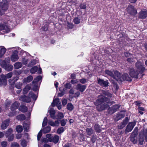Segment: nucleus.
Segmentation results:
<instances>
[{
    "instance_id": "nucleus-40",
    "label": "nucleus",
    "mask_w": 147,
    "mask_h": 147,
    "mask_svg": "<svg viewBox=\"0 0 147 147\" xmlns=\"http://www.w3.org/2000/svg\"><path fill=\"white\" fill-rule=\"evenodd\" d=\"M139 144L140 145L143 144L144 141V138L142 135L140 134L139 136Z\"/></svg>"
},
{
    "instance_id": "nucleus-2",
    "label": "nucleus",
    "mask_w": 147,
    "mask_h": 147,
    "mask_svg": "<svg viewBox=\"0 0 147 147\" xmlns=\"http://www.w3.org/2000/svg\"><path fill=\"white\" fill-rule=\"evenodd\" d=\"M135 65L137 71H138L140 74H142L140 76V78H142L144 75L143 73L146 69L144 67V63L139 61H138L136 63Z\"/></svg>"
},
{
    "instance_id": "nucleus-26",
    "label": "nucleus",
    "mask_w": 147,
    "mask_h": 147,
    "mask_svg": "<svg viewBox=\"0 0 147 147\" xmlns=\"http://www.w3.org/2000/svg\"><path fill=\"white\" fill-rule=\"evenodd\" d=\"M59 140V137L57 135L55 136L50 142H53L54 143H57Z\"/></svg>"
},
{
    "instance_id": "nucleus-5",
    "label": "nucleus",
    "mask_w": 147,
    "mask_h": 147,
    "mask_svg": "<svg viewBox=\"0 0 147 147\" xmlns=\"http://www.w3.org/2000/svg\"><path fill=\"white\" fill-rule=\"evenodd\" d=\"M138 129L136 127L130 137V140L134 144L136 143L137 142L136 135L138 134Z\"/></svg>"
},
{
    "instance_id": "nucleus-27",
    "label": "nucleus",
    "mask_w": 147,
    "mask_h": 147,
    "mask_svg": "<svg viewBox=\"0 0 147 147\" xmlns=\"http://www.w3.org/2000/svg\"><path fill=\"white\" fill-rule=\"evenodd\" d=\"M33 78L32 76H28L26 78H24V82L26 83L29 82L32 80Z\"/></svg>"
},
{
    "instance_id": "nucleus-36",
    "label": "nucleus",
    "mask_w": 147,
    "mask_h": 147,
    "mask_svg": "<svg viewBox=\"0 0 147 147\" xmlns=\"http://www.w3.org/2000/svg\"><path fill=\"white\" fill-rule=\"evenodd\" d=\"M13 65L10 64L7 65L4 69L8 71H11L13 69Z\"/></svg>"
},
{
    "instance_id": "nucleus-34",
    "label": "nucleus",
    "mask_w": 147,
    "mask_h": 147,
    "mask_svg": "<svg viewBox=\"0 0 147 147\" xmlns=\"http://www.w3.org/2000/svg\"><path fill=\"white\" fill-rule=\"evenodd\" d=\"M114 75L115 76V78L117 79H115L117 80H118L120 78L121 76L120 73L118 71H114Z\"/></svg>"
},
{
    "instance_id": "nucleus-21",
    "label": "nucleus",
    "mask_w": 147,
    "mask_h": 147,
    "mask_svg": "<svg viewBox=\"0 0 147 147\" xmlns=\"http://www.w3.org/2000/svg\"><path fill=\"white\" fill-rule=\"evenodd\" d=\"M20 104L19 103L16 102L14 103L11 105V110L12 111L17 109L19 106Z\"/></svg>"
},
{
    "instance_id": "nucleus-8",
    "label": "nucleus",
    "mask_w": 147,
    "mask_h": 147,
    "mask_svg": "<svg viewBox=\"0 0 147 147\" xmlns=\"http://www.w3.org/2000/svg\"><path fill=\"white\" fill-rule=\"evenodd\" d=\"M136 124V122L135 121L129 123L125 129V131L127 132H131L133 129Z\"/></svg>"
},
{
    "instance_id": "nucleus-48",
    "label": "nucleus",
    "mask_w": 147,
    "mask_h": 147,
    "mask_svg": "<svg viewBox=\"0 0 147 147\" xmlns=\"http://www.w3.org/2000/svg\"><path fill=\"white\" fill-rule=\"evenodd\" d=\"M64 131V129L63 127H60V128H58L57 130V133L60 134L62 133H63Z\"/></svg>"
},
{
    "instance_id": "nucleus-50",
    "label": "nucleus",
    "mask_w": 147,
    "mask_h": 147,
    "mask_svg": "<svg viewBox=\"0 0 147 147\" xmlns=\"http://www.w3.org/2000/svg\"><path fill=\"white\" fill-rule=\"evenodd\" d=\"M57 116L58 117V119H61L64 117V115L63 113L60 112H58Z\"/></svg>"
},
{
    "instance_id": "nucleus-59",
    "label": "nucleus",
    "mask_w": 147,
    "mask_h": 147,
    "mask_svg": "<svg viewBox=\"0 0 147 147\" xmlns=\"http://www.w3.org/2000/svg\"><path fill=\"white\" fill-rule=\"evenodd\" d=\"M18 80V79L16 78V79H14L13 80H9V83H10V84L11 85H13L15 83L16 81Z\"/></svg>"
},
{
    "instance_id": "nucleus-14",
    "label": "nucleus",
    "mask_w": 147,
    "mask_h": 147,
    "mask_svg": "<svg viewBox=\"0 0 147 147\" xmlns=\"http://www.w3.org/2000/svg\"><path fill=\"white\" fill-rule=\"evenodd\" d=\"M86 86L85 85H82L80 84H78L76 86V89L79 90L81 92H84L86 89Z\"/></svg>"
},
{
    "instance_id": "nucleus-56",
    "label": "nucleus",
    "mask_w": 147,
    "mask_h": 147,
    "mask_svg": "<svg viewBox=\"0 0 147 147\" xmlns=\"http://www.w3.org/2000/svg\"><path fill=\"white\" fill-rule=\"evenodd\" d=\"M80 19L78 18H74V23L76 24H78L80 23Z\"/></svg>"
},
{
    "instance_id": "nucleus-51",
    "label": "nucleus",
    "mask_w": 147,
    "mask_h": 147,
    "mask_svg": "<svg viewBox=\"0 0 147 147\" xmlns=\"http://www.w3.org/2000/svg\"><path fill=\"white\" fill-rule=\"evenodd\" d=\"M0 64L2 67L4 68L7 65L6 62L5 61H2V62L0 63Z\"/></svg>"
},
{
    "instance_id": "nucleus-38",
    "label": "nucleus",
    "mask_w": 147,
    "mask_h": 147,
    "mask_svg": "<svg viewBox=\"0 0 147 147\" xmlns=\"http://www.w3.org/2000/svg\"><path fill=\"white\" fill-rule=\"evenodd\" d=\"M94 129L96 132L99 133L101 131V129L99 126L97 124L94 125Z\"/></svg>"
},
{
    "instance_id": "nucleus-7",
    "label": "nucleus",
    "mask_w": 147,
    "mask_h": 147,
    "mask_svg": "<svg viewBox=\"0 0 147 147\" xmlns=\"http://www.w3.org/2000/svg\"><path fill=\"white\" fill-rule=\"evenodd\" d=\"M52 106L53 107H55L56 105L58 109L59 110L61 108V102L59 101V99L58 98H56L54 99L53 102H52Z\"/></svg>"
},
{
    "instance_id": "nucleus-42",
    "label": "nucleus",
    "mask_w": 147,
    "mask_h": 147,
    "mask_svg": "<svg viewBox=\"0 0 147 147\" xmlns=\"http://www.w3.org/2000/svg\"><path fill=\"white\" fill-rule=\"evenodd\" d=\"M51 128L50 126H47L43 129V131L44 133H47L50 132Z\"/></svg>"
},
{
    "instance_id": "nucleus-6",
    "label": "nucleus",
    "mask_w": 147,
    "mask_h": 147,
    "mask_svg": "<svg viewBox=\"0 0 147 147\" xmlns=\"http://www.w3.org/2000/svg\"><path fill=\"white\" fill-rule=\"evenodd\" d=\"M120 105H115L109 107L108 109V111L110 114H113L115 112L120 108Z\"/></svg>"
},
{
    "instance_id": "nucleus-16",
    "label": "nucleus",
    "mask_w": 147,
    "mask_h": 147,
    "mask_svg": "<svg viewBox=\"0 0 147 147\" xmlns=\"http://www.w3.org/2000/svg\"><path fill=\"white\" fill-rule=\"evenodd\" d=\"M147 17V11H142L139 13V17L141 19H144Z\"/></svg>"
},
{
    "instance_id": "nucleus-13",
    "label": "nucleus",
    "mask_w": 147,
    "mask_h": 147,
    "mask_svg": "<svg viewBox=\"0 0 147 147\" xmlns=\"http://www.w3.org/2000/svg\"><path fill=\"white\" fill-rule=\"evenodd\" d=\"M20 100L23 102H29L31 101V98L29 96H24L20 97Z\"/></svg>"
},
{
    "instance_id": "nucleus-12",
    "label": "nucleus",
    "mask_w": 147,
    "mask_h": 147,
    "mask_svg": "<svg viewBox=\"0 0 147 147\" xmlns=\"http://www.w3.org/2000/svg\"><path fill=\"white\" fill-rule=\"evenodd\" d=\"M97 107V110L99 111H102L108 107L109 105L107 103L101 105H98Z\"/></svg>"
},
{
    "instance_id": "nucleus-30",
    "label": "nucleus",
    "mask_w": 147,
    "mask_h": 147,
    "mask_svg": "<svg viewBox=\"0 0 147 147\" xmlns=\"http://www.w3.org/2000/svg\"><path fill=\"white\" fill-rule=\"evenodd\" d=\"M67 109L69 111H72L74 109L73 105L71 103H69L67 105Z\"/></svg>"
},
{
    "instance_id": "nucleus-29",
    "label": "nucleus",
    "mask_w": 147,
    "mask_h": 147,
    "mask_svg": "<svg viewBox=\"0 0 147 147\" xmlns=\"http://www.w3.org/2000/svg\"><path fill=\"white\" fill-rule=\"evenodd\" d=\"M22 66V63L20 62H17L15 63L14 65V67L15 69H17L21 68Z\"/></svg>"
},
{
    "instance_id": "nucleus-10",
    "label": "nucleus",
    "mask_w": 147,
    "mask_h": 147,
    "mask_svg": "<svg viewBox=\"0 0 147 147\" xmlns=\"http://www.w3.org/2000/svg\"><path fill=\"white\" fill-rule=\"evenodd\" d=\"M3 30L5 33H8L10 32V30L7 26L4 24H0V31Z\"/></svg>"
},
{
    "instance_id": "nucleus-20",
    "label": "nucleus",
    "mask_w": 147,
    "mask_h": 147,
    "mask_svg": "<svg viewBox=\"0 0 147 147\" xmlns=\"http://www.w3.org/2000/svg\"><path fill=\"white\" fill-rule=\"evenodd\" d=\"M19 57L17 53H13L11 56V59L12 62H15L17 61Z\"/></svg>"
},
{
    "instance_id": "nucleus-35",
    "label": "nucleus",
    "mask_w": 147,
    "mask_h": 147,
    "mask_svg": "<svg viewBox=\"0 0 147 147\" xmlns=\"http://www.w3.org/2000/svg\"><path fill=\"white\" fill-rule=\"evenodd\" d=\"M102 92L103 94H104L105 96H107L108 97L110 98L112 96V94L107 91L104 90H102Z\"/></svg>"
},
{
    "instance_id": "nucleus-25",
    "label": "nucleus",
    "mask_w": 147,
    "mask_h": 147,
    "mask_svg": "<svg viewBox=\"0 0 147 147\" xmlns=\"http://www.w3.org/2000/svg\"><path fill=\"white\" fill-rule=\"evenodd\" d=\"M0 50V58H1L6 51V49L3 47H1Z\"/></svg>"
},
{
    "instance_id": "nucleus-23",
    "label": "nucleus",
    "mask_w": 147,
    "mask_h": 147,
    "mask_svg": "<svg viewBox=\"0 0 147 147\" xmlns=\"http://www.w3.org/2000/svg\"><path fill=\"white\" fill-rule=\"evenodd\" d=\"M122 78L124 80L127 81H131V78L129 76L127 73H124L122 75Z\"/></svg>"
},
{
    "instance_id": "nucleus-24",
    "label": "nucleus",
    "mask_w": 147,
    "mask_h": 147,
    "mask_svg": "<svg viewBox=\"0 0 147 147\" xmlns=\"http://www.w3.org/2000/svg\"><path fill=\"white\" fill-rule=\"evenodd\" d=\"M30 125L29 123H27L25 122H24L23 124V127L24 130L26 131H29Z\"/></svg>"
},
{
    "instance_id": "nucleus-62",
    "label": "nucleus",
    "mask_w": 147,
    "mask_h": 147,
    "mask_svg": "<svg viewBox=\"0 0 147 147\" xmlns=\"http://www.w3.org/2000/svg\"><path fill=\"white\" fill-rule=\"evenodd\" d=\"M96 139V135H93L92 136V138L91 139V141L93 143H94L95 142Z\"/></svg>"
},
{
    "instance_id": "nucleus-1",
    "label": "nucleus",
    "mask_w": 147,
    "mask_h": 147,
    "mask_svg": "<svg viewBox=\"0 0 147 147\" xmlns=\"http://www.w3.org/2000/svg\"><path fill=\"white\" fill-rule=\"evenodd\" d=\"M109 99L108 98L100 95L98 96V99L96 101L94 102V104L96 105H98L104 102H106L108 104L111 103V105L114 103V102L113 101L109 102Z\"/></svg>"
},
{
    "instance_id": "nucleus-43",
    "label": "nucleus",
    "mask_w": 147,
    "mask_h": 147,
    "mask_svg": "<svg viewBox=\"0 0 147 147\" xmlns=\"http://www.w3.org/2000/svg\"><path fill=\"white\" fill-rule=\"evenodd\" d=\"M1 78L2 79L3 84L5 85H6L7 83L6 79H7V78H6V75H4L3 74L1 75Z\"/></svg>"
},
{
    "instance_id": "nucleus-41",
    "label": "nucleus",
    "mask_w": 147,
    "mask_h": 147,
    "mask_svg": "<svg viewBox=\"0 0 147 147\" xmlns=\"http://www.w3.org/2000/svg\"><path fill=\"white\" fill-rule=\"evenodd\" d=\"M42 79V77L41 76H39L37 77L36 78L34 79L33 81H32L33 84L36 83L38 82L39 81Z\"/></svg>"
},
{
    "instance_id": "nucleus-64",
    "label": "nucleus",
    "mask_w": 147,
    "mask_h": 147,
    "mask_svg": "<svg viewBox=\"0 0 147 147\" xmlns=\"http://www.w3.org/2000/svg\"><path fill=\"white\" fill-rule=\"evenodd\" d=\"M48 28L47 25H46L45 26H44L42 27L41 28V30L42 31H46L47 30Z\"/></svg>"
},
{
    "instance_id": "nucleus-28",
    "label": "nucleus",
    "mask_w": 147,
    "mask_h": 147,
    "mask_svg": "<svg viewBox=\"0 0 147 147\" xmlns=\"http://www.w3.org/2000/svg\"><path fill=\"white\" fill-rule=\"evenodd\" d=\"M28 108L24 105L21 106L19 108L20 111H21L23 112H26L28 111Z\"/></svg>"
},
{
    "instance_id": "nucleus-39",
    "label": "nucleus",
    "mask_w": 147,
    "mask_h": 147,
    "mask_svg": "<svg viewBox=\"0 0 147 147\" xmlns=\"http://www.w3.org/2000/svg\"><path fill=\"white\" fill-rule=\"evenodd\" d=\"M16 118L19 120H23L25 119V117L24 115L21 114L17 116Z\"/></svg>"
},
{
    "instance_id": "nucleus-32",
    "label": "nucleus",
    "mask_w": 147,
    "mask_h": 147,
    "mask_svg": "<svg viewBox=\"0 0 147 147\" xmlns=\"http://www.w3.org/2000/svg\"><path fill=\"white\" fill-rule=\"evenodd\" d=\"M105 72L106 74L111 76L114 79H117L115 78L113 72L111 71L108 70H106L105 71Z\"/></svg>"
},
{
    "instance_id": "nucleus-44",
    "label": "nucleus",
    "mask_w": 147,
    "mask_h": 147,
    "mask_svg": "<svg viewBox=\"0 0 147 147\" xmlns=\"http://www.w3.org/2000/svg\"><path fill=\"white\" fill-rule=\"evenodd\" d=\"M38 67L36 66L33 67L30 69V72L32 74H34L38 70Z\"/></svg>"
},
{
    "instance_id": "nucleus-4",
    "label": "nucleus",
    "mask_w": 147,
    "mask_h": 147,
    "mask_svg": "<svg viewBox=\"0 0 147 147\" xmlns=\"http://www.w3.org/2000/svg\"><path fill=\"white\" fill-rule=\"evenodd\" d=\"M129 74L130 76L133 78L138 79L139 78H140V76L142 74L137 70H135L133 68H129Z\"/></svg>"
},
{
    "instance_id": "nucleus-33",
    "label": "nucleus",
    "mask_w": 147,
    "mask_h": 147,
    "mask_svg": "<svg viewBox=\"0 0 147 147\" xmlns=\"http://www.w3.org/2000/svg\"><path fill=\"white\" fill-rule=\"evenodd\" d=\"M30 86L27 85L26 86L23 90V93L24 94H26L30 89Z\"/></svg>"
},
{
    "instance_id": "nucleus-63",
    "label": "nucleus",
    "mask_w": 147,
    "mask_h": 147,
    "mask_svg": "<svg viewBox=\"0 0 147 147\" xmlns=\"http://www.w3.org/2000/svg\"><path fill=\"white\" fill-rule=\"evenodd\" d=\"M80 7L81 9H85L86 8V6L85 4H80Z\"/></svg>"
},
{
    "instance_id": "nucleus-54",
    "label": "nucleus",
    "mask_w": 147,
    "mask_h": 147,
    "mask_svg": "<svg viewBox=\"0 0 147 147\" xmlns=\"http://www.w3.org/2000/svg\"><path fill=\"white\" fill-rule=\"evenodd\" d=\"M67 121V120L63 119L61 121V124L62 126H64L66 124V121Z\"/></svg>"
},
{
    "instance_id": "nucleus-47",
    "label": "nucleus",
    "mask_w": 147,
    "mask_h": 147,
    "mask_svg": "<svg viewBox=\"0 0 147 147\" xmlns=\"http://www.w3.org/2000/svg\"><path fill=\"white\" fill-rule=\"evenodd\" d=\"M22 85V83L20 82L17 83L15 85V87L18 89H20Z\"/></svg>"
},
{
    "instance_id": "nucleus-46",
    "label": "nucleus",
    "mask_w": 147,
    "mask_h": 147,
    "mask_svg": "<svg viewBox=\"0 0 147 147\" xmlns=\"http://www.w3.org/2000/svg\"><path fill=\"white\" fill-rule=\"evenodd\" d=\"M16 131L18 133L21 132L23 130L22 127L21 125H18L16 128Z\"/></svg>"
},
{
    "instance_id": "nucleus-61",
    "label": "nucleus",
    "mask_w": 147,
    "mask_h": 147,
    "mask_svg": "<svg viewBox=\"0 0 147 147\" xmlns=\"http://www.w3.org/2000/svg\"><path fill=\"white\" fill-rule=\"evenodd\" d=\"M67 26L70 29H72V28H73L74 25L72 23H70L69 22H67Z\"/></svg>"
},
{
    "instance_id": "nucleus-52",
    "label": "nucleus",
    "mask_w": 147,
    "mask_h": 147,
    "mask_svg": "<svg viewBox=\"0 0 147 147\" xmlns=\"http://www.w3.org/2000/svg\"><path fill=\"white\" fill-rule=\"evenodd\" d=\"M79 81L82 84H84L87 82L88 80L86 79L83 78L80 79Z\"/></svg>"
},
{
    "instance_id": "nucleus-45",
    "label": "nucleus",
    "mask_w": 147,
    "mask_h": 147,
    "mask_svg": "<svg viewBox=\"0 0 147 147\" xmlns=\"http://www.w3.org/2000/svg\"><path fill=\"white\" fill-rule=\"evenodd\" d=\"M12 131V130L11 128L9 129L7 131L5 134V136L6 137H8L9 136L11 135V134Z\"/></svg>"
},
{
    "instance_id": "nucleus-9",
    "label": "nucleus",
    "mask_w": 147,
    "mask_h": 147,
    "mask_svg": "<svg viewBox=\"0 0 147 147\" xmlns=\"http://www.w3.org/2000/svg\"><path fill=\"white\" fill-rule=\"evenodd\" d=\"M127 11L131 14H136L137 13L136 10L132 5H129L127 8Z\"/></svg>"
},
{
    "instance_id": "nucleus-57",
    "label": "nucleus",
    "mask_w": 147,
    "mask_h": 147,
    "mask_svg": "<svg viewBox=\"0 0 147 147\" xmlns=\"http://www.w3.org/2000/svg\"><path fill=\"white\" fill-rule=\"evenodd\" d=\"M8 137V140L9 141H12L13 139L14 135L13 134H12L9 136Z\"/></svg>"
},
{
    "instance_id": "nucleus-17",
    "label": "nucleus",
    "mask_w": 147,
    "mask_h": 147,
    "mask_svg": "<svg viewBox=\"0 0 147 147\" xmlns=\"http://www.w3.org/2000/svg\"><path fill=\"white\" fill-rule=\"evenodd\" d=\"M98 83L102 86L106 87L108 86V83L107 81H104L100 78L98 80Z\"/></svg>"
},
{
    "instance_id": "nucleus-58",
    "label": "nucleus",
    "mask_w": 147,
    "mask_h": 147,
    "mask_svg": "<svg viewBox=\"0 0 147 147\" xmlns=\"http://www.w3.org/2000/svg\"><path fill=\"white\" fill-rule=\"evenodd\" d=\"M13 75V73L12 72H10L7 74L5 75L6 76V78L7 79L11 77Z\"/></svg>"
},
{
    "instance_id": "nucleus-55",
    "label": "nucleus",
    "mask_w": 147,
    "mask_h": 147,
    "mask_svg": "<svg viewBox=\"0 0 147 147\" xmlns=\"http://www.w3.org/2000/svg\"><path fill=\"white\" fill-rule=\"evenodd\" d=\"M28 59L25 58H23L22 61L24 65L26 64L28 62Z\"/></svg>"
},
{
    "instance_id": "nucleus-31",
    "label": "nucleus",
    "mask_w": 147,
    "mask_h": 147,
    "mask_svg": "<svg viewBox=\"0 0 147 147\" xmlns=\"http://www.w3.org/2000/svg\"><path fill=\"white\" fill-rule=\"evenodd\" d=\"M28 96L29 97H31L33 100H35L36 99L37 97V96L36 95L31 92H30Z\"/></svg>"
},
{
    "instance_id": "nucleus-11",
    "label": "nucleus",
    "mask_w": 147,
    "mask_h": 147,
    "mask_svg": "<svg viewBox=\"0 0 147 147\" xmlns=\"http://www.w3.org/2000/svg\"><path fill=\"white\" fill-rule=\"evenodd\" d=\"M128 120L129 119L128 117H126L123 121L119 125V128L120 129H123L126 125Z\"/></svg>"
},
{
    "instance_id": "nucleus-22",
    "label": "nucleus",
    "mask_w": 147,
    "mask_h": 147,
    "mask_svg": "<svg viewBox=\"0 0 147 147\" xmlns=\"http://www.w3.org/2000/svg\"><path fill=\"white\" fill-rule=\"evenodd\" d=\"M49 112L51 118L54 119H56V117L55 115V111L53 109L51 108L49 110Z\"/></svg>"
},
{
    "instance_id": "nucleus-15",
    "label": "nucleus",
    "mask_w": 147,
    "mask_h": 147,
    "mask_svg": "<svg viewBox=\"0 0 147 147\" xmlns=\"http://www.w3.org/2000/svg\"><path fill=\"white\" fill-rule=\"evenodd\" d=\"M9 119H7L4 121L1 124V128L3 129H6L9 125Z\"/></svg>"
},
{
    "instance_id": "nucleus-19",
    "label": "nucleus",
    "mask_w": 147,
    "mask_h": 147,
    "mask_svg": "<svg viewBox=\"0 0 147 147\" xmlns=\"http://www.w3.org/2000/svg\"><path fill=\"white\" fill-rule=\"evenodd\" d=\"M48 124L50 125L53 126H58L59 124V122L58 120L53 122L51 120H49L48 122Z\"/></svg>"
},
{
    "instance_id": "nucleus-3",
    "label": "nucleus",
    "mask_w": 147,
    "mask_h": 147,
    "mask_svg": "<svg viewBox=\"0 0 147 147\" xmlns=\"http://www.w3.org/2000/svg\"><path fill=\"white\" fill-rule=\"evenodd\" d=\"M8 8L7 1V0H0V15L2 16Z\"/></svg>"
},
{
    "instance_id": "nucleus-49",
    "label": "nucleus",
    "mask_w": 147,
    "mask_h": 147,
    "mask_svg": "<svg viewBox=\"0 0 147 147\" xmlns=\"http://www.w3.org/2000/svg\"><path fill=\"white\" fill-rule=\"evenodd\" d=\"M47 117L44 118L42 123V127H44L47 125Z\"/></svg>"
},
{
    "instance_id": "nucleus-37",
    "label": "nucleus",
    "mask_w": 147,
    "mask_h": 147,
    "mask_svg": "<svg viewBox=\"0 0 147 147\" xmlns=\"http://www.w3.org/2000/svg\"><path fill=\"white\" fill-rule=\"evenodd\" d=\"M87 134L89 136L91 135L93 133V130L92 128H87L86 129Z\"/></svg>"
},
{
    "instance_id": "nucleus-53",
    "label": "nucleus",
    "mask_w": 147,
    "mask_h": 147,
    "mask_svg": "<svg viewBox=\"0 0 147 147\" xmlns=\"http://www.w3.org/2000/svg\"><path fill=\"white\" fill-rule=\"evenodd\" d=\"M21 144L22 146L23 147H25L26 146V140H21Z\"/></svg>"
},
{
    "instance_id": "nucleus-60",
    "label": "nucleus",
    "mask_w": 147,
    "mask_h": 147,
    "mask_svg": "<svg viewBox=\"0 0 147 147\" xmlns=\"http://www.w3.org/2000/svg\"><path fill=\"white\" fill-rule=\"evenodd\" d=\"M11 147H19V145L17 142H14L12 144Z\"/></svg>"
},
{
    "instance_id": "nucleus-18",
    "label": "nucleus",
    "mask_w": 147,
    "mask_h": 147,
    "mask_svg": "<svg viewBox=\"0 0 147 147\" xmlns=\"http://www.w3.org/2000/svg\"><path fill=\"white\" fill-rule=\"evenodd\" d=\"M125 115V110L121 111L120 112L118 113L117 116V120L124 117Z\"/></svg>"
}]
</instances>
